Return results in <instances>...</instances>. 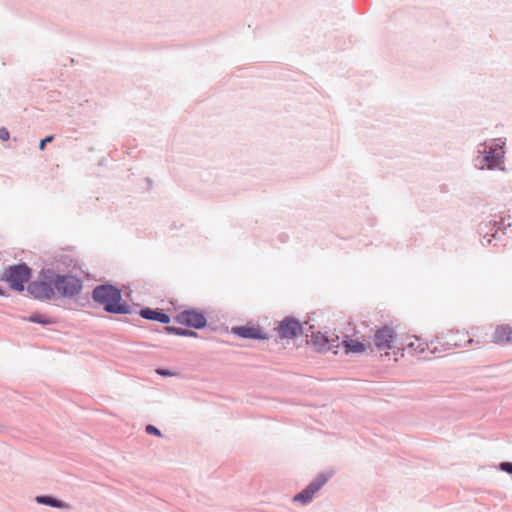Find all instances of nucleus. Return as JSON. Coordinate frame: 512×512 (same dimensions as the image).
I'll return each mask as SVG.
<instances>
[{
  "label": "nucleus",
  "instance_id": "2",
  "mask_svg": "<svg viewBox=\"0 0 512 512\" xmlns=\"http://www.w3.org/2000/svg\"><path fill=\"white\" fill-rule=\"evenodd\" d=\"M54 272L43 270L38 278L28 285L29 294L38 300H50L55 296Z\"/></svg>",
  "mask_w": 512,
  "mask_h": 512
},
{
  "label": "nucleus",
  "instance_id": "13",
  "mask_svg": "<svg viewBox=\"0 0 512 512\" xmlns=\"http://www.w3.org/2000/svg\"><path fill=\"white\" fill-rule=\"evenodd\" d=\"M232 332L236 335H238L241 338L246 339H266V335L263 334V332L253 326V325H247V326H238L232 328Z\"/></svg>",
  "mask_w": 512,
  "mask_h": 512
},
{
  "label": "nucleus",
  "instance_id": "4",
  "mask_svg": "<svg viewBox=\"0 0 512 512\" xmlns=\"http://www.w3.org/2000/svg\"><path fill=\"white\" fill-rule=\"evenodd\" d=\"M504 144L505 143L501 140H494L489 145L484 144V149L481 151L484 156L481 159L479 167L481 169H493L498 167L502 163V158L504 156Z\"/></svg>",
  "mask_w": 512,
  "mask_h": 512
},
{
  "label": "nucleus",
  "instance_id": "21",
  "mask_svg": "<svg viewBox=\"0 0 512 512\" xmlns=\"http://www.w3.org/2000/svg\"><path fill=\"white\" fill-rule=\"evenodd\" d=\"M146 432H147L148 434H154V435H157V436H160V435H161V433H160L159 429H158V428H156V427H155V426H153V425H147V426H146Z\"/></svg>",
  "mask_w": 512,
  "mask_h": 512
},
{
  "label": "nucleus",
  "instance_id": "6",
  "mask_svg": "<svg viewBox=\"0 0 512 512\" xmlns=\"http://www.w3.org/2000/svg\"><path fill=\"white\" fill-rule=\"evenodd\" d=\"M395 331L388 326L379 329L374 335V344L379 351L394 350L400 351L402 347L397 344Z\"/></svg>",
  "mask_w": 512,
  "mask_h": 512
},
{
  "label": "nucleus",
  "instance_id": "14",
  "mask_svg": "<svg viewBox=\"0 0 512 512\" xmlns=\"http://www.w3.org/2000/svg\"><path fill=\"white\" fill-rule=\"evenodd\" d=\"M140 315L145 319L158 321L164 324H168L170 322V317L160 310L146 308L140 311Z\"/></svg>",
  "mask_w": 512,
  "mask_h": 512
},
{
  "label": "nucleus",
  "instance_id": "16",
  "mask_svg": "<svg viewBox=\"0 0 512 512\" xmlns=\"http://www.w3.org/2000/svg\"><path fill=\"white\" fill-rule=\"evenodd\" d=\"M36 500H37L38 503L49 505L51 507H57V508H63L64 507V504L61 501L56 500V499H54L52 497H49V496H38L36 498Z\"/></svg>",
  "mask_w": 512,
  "mask_h": 512
},
{
  "label": "nucleus",
  "instance_id": "3",
  "mask_svg": "<svg viewBox=\"0 0 512 512\" xmlns=\"http://www.w3.org/2000/svg\"><path fill=\"white\" fill-rule=\"evenodd\" d=\"M30 277L31 269L26 264H18L9 266L5 270L2 279L8 283L11 289L23 291Z\"/></svg>",
  "mask_w": 512,
  "mask_h": 512
},
{
  "label": "nucleus",
  "instance_id": "20",
  "mask_svg": "<svg viewBox=\"0 0 512 512\" xmlns=\"http://www.w3.org/2000/svg\"><path fill=\"white\" fill-rule=\"evenodd\" d=\"M10 134L9 131L5 127L0 128V140L7 141L9 140Z\"/></svg>",
  "mask_w": 512,
  "mask_h": 512
},
{
  "label": "nucleus",
  "instance_id": "12",
  "mask_svg": "<svg viewBox=\"0 0 512 512\" xmlns=\"http://www.w3.org/2000/svg\"><path fill=\"white\" fill-rule=\"evenodd\" d=\"M492 342L499 345L512 343V327L506 324L498 325L492 334Z\"/></svg>",
  "mask_w": 512,
  "mask_h": 512
},
{
  "label": "nucleus",
  "instance_id": "18",
  "mask_svg": "<svg viewBox=\"0 0 512 512\" xmlns=\"http://www.w3.org/2000/svg\"><path fill=\"white\" fill-rule=\"evenodd\" d=\"M458 335L462 336L461 339H456L454 341L455 346L465 347L468 344L473 342V339L469 336L467 332H458Z\"/></svg>",
  "mask_w": 512,
  "mask_h": 512
},
{
  "label": "nucleus",
  "instance_id": "1",
  "mask_svg": "<svg viewBox=\"0 0 512 512\" xmlns=\"http://www.w3.org/2000/svg\"><path fill=\"white\" fill-rule=\"evenodd\" d=\"M93 298L111 313H125V305L121 304L120 291L111 285H100L93 291Z\"/></svg>",
  "mask_w": 512,
  "mask_h": 512
},
{
  "label": "nucleus",
  "instance_id": "8",
  "mask_svg": "<svg viewBox=\"0 0 512 512\" xmlns=\"http://www.w3.org/2000/svg\"><path fill=\"white\" fill-rule=\"evenodd\" d=\"M178 323L193 327L195 329L203 328L206 325V318L204 315L195 310H185L179 313L176 317Z\"/></svg>",
  "mask_w": 512,
  "mask_h": 512
},
{
  "label": "nucleus",
  "instance_id": "17",
  "mask_svg": "<svg viewBox=\"0 0 512 512\" xmlns=\"http://www.w3.org/2000/svg\"><path fill=\"white\" fill-rule=\"evenodd\" d=\"M28 321L44 325L53 323V321L50 320L48 317L39 313H34L31 316H29Z\"/></svg>",
  "mask_w": 512,
  "mask_h": 512
},
{
  "label": "nucleus",
  "instance_id": "7",
  "mask_svg": "<svg viewBox=\"0 0 512 512\" xmlns=\"http://www.w3.org/2000/svg\"><path fill=\"white\" fill-rule=\"evenodd\" d=\"M315 350L319 352H327L331 351L334 348L339 347V337L337 335H333L331 337L327 336L325 333L316 332L312 333L310 339L307 341Z\"/></svg>",
  "mask_w": 512,
  "mask_h": 512
},
{
  "label": "nucleus",
  "instance_id": "9",
  "mask_svg": "<svg viewBox=\"0 0 512 512\" xmlns=\"http://www.w3.org/2000/svg\"><path fill=\"white\" fill-rule=\"evenodd\" d=\"M277 330L280 338L289 339L300 335L302 333V326L296 319L285 318L279 323Z\"/></svg>",
  "mask_w": 512,
  "mask_h": 512
},
{
  "label": "nucleus",
  "instance_id": "15",
  "mask_svg": "<svg viewBox=\"0 0 512 512\" xmlns=\"http://www.w3.org/2000/svg\"><path fill=\"white\" fill-rule=\"evenodd\" d=\"M342 344L346 354L363 353L366 350L364 343L359 339H351L347 337L342 341Z\"/></svg>",
  "mask_w": 512,
  "mask_h": 512
},
{
  "label": "nucleus",
  "instance_id": "5",
  "mask_svg": "<svg viewBox=\"0 0 512 512\" xmlns=\"http://www.w3.org/2000/svg\"><path fill=\"white\" fill-rule=\"evenodd\" d=\"M55 291L63 297H74L82 290V281L72 275H58L54 273Z\"/></svg>",
  "mask_w": 512,
  "mask_h": 512
},
{
  "label": "nucleus",
  "instance_id": "23",
  "mask_svg": "<svg viewBox=\"0 0 512 512\" xmlns=\"http://www.w3.org/2000/svg\"><path fill=\"white\" fill-rule=\"evenodd\" d=\"M501 469L504 471H507L509 473H512V463L504 462L501 464Z\"/></svg>",
  "mask_w": 512,
  "mask_h": 512
},
{
  "label": "nucleus",
  "instance_id": "10",
  "mask_svg": "<svg viewBox=\"0 0 512 512\" xmlns=\"http://www.w3.org/2000/svg\"><path fill=\"white\" fill-rule=\"evenodd\" d=\"M327 482V478L321 476L315 481L311 482L306 489L294 496V501L301 502L303 504L308 503L313 498L314 494L318 492L321 487Z\"/></svg>",
  "mask_w": 512,
  "mask_h": 512
},
{
  "label": "nucleus",
  "instance_id": "22",
  "mask_svg": "<svg viewBox=\"0 0 512 512\" xmlns=\"http://www.w3.org/2000/svg\"><path fill=\"white\" fill-rule=\"evenodd\" d=\"M52 141H53V136H52V135H51V136H47L46 138L42 139V140L40 141V144H39V148H40V150H44V149H45V145H46L47 143L52 142Z\"/></svg>",
  "mask_w": 512,
  "mask_h": 512
},
{
  "label": "nucleus",
  "instance_id": "11",
  "mask_svg": "<svg viewBox=\"0 0 512 512\" xmlns=\"http://www.w3.org/2000/svg\"><path fill=\"white\" fill-rule=\"evenodd\" d=\"M409 340L410 341L407 344V348L415 354L425 355L427 351H429L430 353L436 352L437 347L434 345L433 342L427 344L423 339L416 336L410 337ZM423 358L426 359L427 357L423 356Z\"/></svg>",
  "mask_w": 512,
  "mask_h": 512
},
{
  "label": "nucleus",
  "instance_id": "19",
  "mask_svg": "<svg viewBox=\"0 0 512 512\" xmlns=\"http://www.w3.org/2000/svg\"><path fill=\"white\" fill-rule=\"evenodd\" d=\"M166 329L170 332H174V333H176L178 335H182V336H196L197 335L195 332L188 331V330H182V329H176V328H170V327H167Z\"/></svg>",
  "mask_w": 512,
  "mask_h": 512
}]
</instances>
